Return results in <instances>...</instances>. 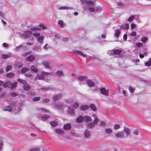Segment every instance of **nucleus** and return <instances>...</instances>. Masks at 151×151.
<instances>
[{"instance_id":"nucleus-20","label":"nucleus","mask_w":151,"mask_h":151,"mask_svg":"<svg viewBox=\"0 0 151 151\" xmlns=\"http://www.w3.org/2000/svg\"><path fill=\"white\" fill-rule=\"evenodd\" d=\"M17 84V83L16 82H14L13 83H11V85L10 86L9 88L11 89H12L15 88Z\"/></svg>"},{"instance_id":"nucleus-38","label":"nucleus","mask_w":151,"mask_h":151,"mask_svg":"<svg viewBox=\"0 0 151 151\" xmlns=\"http://www.w3.org/2000/svg\"><path fill=\"white\" fill-rule=\"evenodd\" d=\"M64 100L66 103L69 104L72 103L73 102V99H65Z\"/></svg>"},{"instance_id":"nucleus-7","label":"nucleus","mask_w":151,"mask_h":151,"mask_svg":"<svg viewBox=\"0 0 151 151\" xmlns=\"http://www.w3.org/2000/svg\"><path fill=\"white\" fill-rule=\"evenodd\" d=\"M63 94L61 93L56 94L53 97V99L54 101H56L60 99L63 96Z\"/></svg>"},{"instance_id":"nucleus-26","label":"nucleus","mask_w":151,"mask_h":151,"mask_svg":"<svg viewBox=\"0 0 151 151\" xmlns=\"http://www.w3.org/2000/svg\"><path fill=\"white\" fill-rule=\"evenodd\" d=\"M120 33V30L119 29H117L116 30L115 33L114 34V36L116 38L119 37V35Z\"/></svg>"},{"instance_id":"nucleus-24","label":"nucleus","mask_w":151,"mask_h":151,"mask_svg":"<svg viewBox=\"0 0 151 151\" xmlns=\"http://www.w3.org/2000/svg\"><path fill=\"white\" fill-rule=\"evenodd\" d=\"M120 27L122 29H127L129 28V25L128 24L126 23L124 24L121 25Z\"/></svg>"},{"instance_id":"nucleus-1","label":"nucleus","mask_w":151,"mask_h":151,"mask_svg":"<svg viewBox=\"0 0 151 151\" xmlns=\"http://www.w3.org/2000/svg\"><path fill=\"white\" fill-rule=\"evenodd\" d=\"M81 2L83 3H86L87 5L83 8L84 11H88L91 12L95 13L99 12L101 10V8L99 7H94V2L93 1L87 0H80Z\"/></svg>"},{"instance_id":"nucleus-61","label":"nucleus","mask_w":151,"mask_h":151,"mask_svg":"<svg viewBox=\"0 0 151 151\" xmlns=\"http://www.w3.org/2000/svg\"><path fill=\"white\" fill-rule=\"evenodd\" d=\"M33 49L34 50L38 51L40 50V47H39L36 46L34 47Z\"/></svg>"},{"instance_id":"nucleus-37","label":"nucleus","mask_w":151,"mask_h":151,"mask_svg":"<svg viewBox=\"0 0 151 151\" xmlns=\"http://www.w3.org/2000/svg\"><path fill=\"white\" fill-rule=\"evenodd\" d=\"M134 19L137 21V22L138 23H139L141 22L140 19L138 15H135V17H134Z\"/></svg>"},{"instance_id":"nucleus-59","label":"nucleus","mask_w":151,"mask_h":151,"mask_svg":"<svg viewBox=\"0 0 151 151\" xmlns=\"http://www.w3.org/2000/svg\"><path fill=\"white\" fill-rule=\"evenodd\" d=\"M45 78V77H44L43 75H40L38 77V79L39 80H44Z\"/></svg>"},{"instance_id":"nucleus-63","label":"nucleus","mask_w":151,"mask_h":151,"mask_svg":"<svg viewBox=\"0 0 151 151\" xmlns=\"http://www.w3.org/2000/svg\"><path fill=\"white\" fill-rule=\"evenodd\" d=\"M69 39L68 38L64 37L62 39V40L64 42H66L68 41Z\"/></svg>"},{"instance_id":"nucleus-43","label":"nucleus","mask_w":151,"mask_h":151,"mask_svg":"<svg viewBox=\"0 0 151 151\" xmlns=\"http://www.w3.org/2000/svg\"><path fill=\"white\" fill-rule=\"evenodd\" d=\"M58 23L60 25L61 27H63L64 24L63 23L62 20H59L58 22Z\"/></svg>"},{"instance_id":"nucleus-52","label":"nucleus","mask_w":151,"mask_h":151,"mask_svg":"<svg viewBox=\"0 0 151 151\" xmlns=\"http://www.w3.org/2000/svg\"><path fill=\"white\" fill-rule=\"evenodd\" d=\"M30 151H40V149L38 148H35L31 149Z\"/></svg>"},{"instance_id":"nucleus-39","label":"nucleus","mask_w":151,"mask_h":151,"mask_svg":"<svg viewBox=\"0 0 151 151\" xmlns=\"http://www.w3.org/2000/svg\"><path fill=\"white\" fill-rule=\"evenodd\" d=\"M145 65L148 66L151 65V58H150L148 61L145 63Z\"/></svg>"},{"instance_id":"nucleus-23","label":"nucleus","mask_w":151,"mask_h":151,"mask_svg":"<svg viewBox=\"0 0 151 151\" xmlns=\"http://www.w3.org/2000/svg\"><path fill=\"white\" fill-rule=\"evenodd\" d=\"M105 133L108 134H111L112 132V130L110 128H106L105 129Z\"/></svg>"},{"instance_id":"nucleus-11","label":"nucleus","mask_w":151,"mask_h":151,"mask_svg":"<svg viewBox=\"0 0 151 151\" xmlns=\"http://www.w3.org/2000/svg\"><path fill=\"white\" fill-rule=\"evenodd\" d=\"M115 136L117 138H123L124 137V135L122 132H118L115 134Z\"/></svg>"},{"instance_id":"nucleus-14","label":"nucleus","mask_w":151,"mask_h":151,"mask_svg":"<svg viewBox=\"0 0 151 151\" xmlns=\"http://www.w3.org/2000/svg\"><path fill=\"white\" fill-rule=\"evenodd\" d=\"M91 136V132L88 130H86L84 134V136L85 138H89Z\"/></svg>"},{"instance_id":"nucleus-64","label":"nucleus","mask_w":151,"mask_h":151,"mask_svg":"<svg viewBox=\"0 0 151 151\" xmlns=\"http://www.w3.org/2000/svg\"><path fill=\"white\" fill-rule=\"evenodd\" d=\"M49 47L48 44H46L43 47V48L45 50H47Z\"/></svg>"},{"instance_id":"nucleus-9","label":"nucleus","mask_w":151,"mask_h":151,"mask_svg":"<svg viewBox=\"0 0 151 151\" xmlns=\"http://www.w3.org/2000/svg\"><path fill=\"white\" fill-rule=\"evenodd\" d=\"M50 115L47 114L42 115L40 116L41 119L43 121L46 120L47 119L50 118Z\"/></svg>"},{"instance_id":"nucleus-45","label":"nucleus","mask_w":151,"mask_h":151,"mask_svg":"<svg viewBox=\"0 0 151 151\" xmlns=\"http://www.w3.org/2000/svg\"><path fill=\"white\" fill-rule=\"evenodd\" d=\"M90 106L92 110L94 111H96V108L94 104H91Z\"/></svg>"},{"instance_id":"nucleus-31","label":"nucleus","mask_w":151,"mask_h":151,"mask_svg":"<svg viewBox=\"0 0 151 151\" xmlns=\"http://www.w3.org/2000/svg\"><path fill=\"white\" fill-rule=\"evenodd\" d=\"M30 69L32 71L34 72H38V69L34 65L31 66Z\"/></svg>"},{"instance_id":"nucleus-30","label":"nucleus","mask_w":151,"mask_h":151,"mask_svg":"<svg viewBox=\"0 0 151 151\" xmlns=\"http://www.w3.org/2000/svg\"><path fill=\"white\" fill-rule=\"evenodd\" d=\"M41 89L45 91H47L50 90H53L54 89L51 87H42Z\"/></svg>"},{"instance_id":"nucleus-16","label":"nucleus","mask_w":151,"mask_h":151,"mask_svg":"<svg viewBox=\"0 0 151 151\" xmlns=\"http://www.w3.org/2000/svg\"><path fill=\"white\" fill-rule=\"evenodd\" d=\"M11 85V82L9 81H7L5 83H3L2 86L4 88H9Z\"/></svg>"},{"instance_id":"nucleus-29","label":"nucleus","mask_w":151,"mask_h":151,"mask_svg":"<svg viewBox=\"0 0 151 151\" xmlns=\"http://www.w3.org/2000/svg\"><path fill=\"white\" fill-rule=\"evenodd\" d=\"M71 9L72 8L71 7L66 6H63L59 7V9L60 10H68Z\"/></svg>"},{"instance_id":"nucleus-28","label":"nucleus","mask_w":151,"mask_h":151,"mask_svg":"<svg viewBox=\"0 0 151 151\" xmlns=\"http://www.w3.org/2000/svg\"><path fill=\"white\" fill-rule=\"evenodd\" d=\"M68 113L70 115H73L74 114V111L73 109L68 108Z\"/></svg>"},{"instance_id":"nucleus-57","label":"nucleus","mask_w":151,"mask_h":151,"mask_svg":"<svg viewBox=\"0 0 151 151\" xmlns=\"http://www.w3.org/2000/svg\"><path fill=\"white\" fill-rule=\"evenodd\" d=\"M138 134V131L137 130H135L133 132V134L134 135H137Z\"/></svg>"},{"instance_id":"nucleus-53","label":"nucleus","mask_w":151,"mask_h":151,"mask_svg":"<svg viewBox=\"0 0 151 151\" xmlns=\"http://www.w3.org/2000/svg\"><path fill=\"white\" fill-rule=\"evenodd\" d=\"M93 117L94 118V120L93 121H96V123H97L99 121V119H97V116L95 114H93Z\"/></svg>"},{"instance_id":"nucleus-19","label":"nucleus","mask_w":151,"mask_h":151,"mask_svg":"<svg viewBox=\"0 0 151 151\" xmlns=\"http://www.w3.org/2000/svg\"><path fill=\"white\" fill-rule=\"evenodd\" d=\"M71 127V126L70 123L67 124L64 126V129L65 130L70 129Z\"/></svg>"},{"instance_id":"nucleus-21","label":"nucleus","mask_w":151,"mask_h":151,"mask_svg":"<svg viewBox=\"0 0 151 151\" xmlns=\"http://www.w3.org/2000/svg\"><path fill=\"white\" fill-rule=\"evenodd\" d=\"M12 105H9L6 107V109H3V110L4 111H11L12 110V109L11 107Z\"/></svg>"},{"instance_id":"nucleus-32","label":"nucleus","mask_w":151,"mask_h":151,"mask_svg":"<svg viewBox=\"0 0 151 151\" xmlns=\"http://www.w3.org/2000/svg\"><path fill=\"white\" fill-rule=\"evenodd\" d=\"M56 132L58 134L61 135L63 133V131L62 130L59 129H57L55 130Z\"/></svg>"},{"instance_id":"nucleus-54","label":"nucleus","mask_w":151,"mask_h":151,"mask_svg":"<svg viewBox=\"0 0 151 151\" xmlns=\"http://www.w3.org/2000/svg\"><path fill=\"white\" fill-rule=\"evenodd\" d=\"M3 144V142L2 139H0V151H1L2 149V145Z\"/></svg>"},{"instance_id":"nucleus-49","label":"nucleus","mask_w":151,"mask_h":151,"mask_svg":"<svg viewBox=\"0 0 151 151\" xmlns=\"http://www.w3.org/2000/svg\"><path fill=\"white\" fill-rule=\"evenodd\" d=\"M39 26L40 27V29H46V27L45 26L42 24H39Z\"/></svg>"},{"instance_id":"nucleus-12","label":"nucleus","mask_w":151,"mask_h":151,"mask_svg":"<svg viewBox=\"0 0 151 151\" xmlns=\"http://www.w3.org/2000/svg\"><path fill=\"white\" fill-rule=\"evenodd\" d=\"M42 65L46 68H51V67L49 63L47 61H43L42 62Z\"/></svg>"},{"instance_id":"nucleus-55","label":"nucleus","mask_w":151,"mask_h":151,"mask_svg":"<svg viewBox=\"0 0 151 151\" xmlns=\"http://www.w3.org/2000/svg\"><path fill=\"white\" fill-rule=\"evenodd\" d=\"M147 40V37H144L141 40V41L143 43H145Z\"/></svg>"},{"instance_id":"nucleus-4","label":"nucleus","mask_w":151,"mask_h":151,"mask_svg":"<svg viewBox=\"0 0 151 151\" xmlns=\"http://www.w3.org/2000/svg\"><path fill=\"white\" fill-rule=\"evenodd\" d=\"M31 32L30 31H25L21 35L20 37L22 38L26 39L28 38L31 35Z\"/></svg>"},{"instance_id":"nucleus-36","label":"nucleus","mask_w":151,"mask_h":151,"mask_svg":"<svg viewBox=\"0 0 151 151\" xmlns=\"http://www.w3.org/2000/svg\"><path fill=\"white\" fill-rule=\"evenodd\" d=\"M79 106V103L78 102H76L74 103L73 105V107L74 109L78 108Z\"/></svg>"},{"instance_id":"nucleus-35","label":"nucleus","mask_w":151,"mask_h":151,"mask_svg":"<svg viewBox=\"0 0 151 151\" xmlns=\"http://www.w3.org/2000/svg\"><path fill=\"white\" fill-rule=\"evenodd\" d=\"M51 125L52 127H55L58 125V123L55 121H52L50 122Z\"/></svg>"},{"instance_id":"nucleus-58","label":"nucleus","mask_w":151,"mask_h":151,"mask_svg":"<svg viewBox=\"0 0 151 151\" xmlns=\"http://www.w3.org/2000/svg\"><path fill=\"white\" fill-rule=\"evenodd\" d=\"M136 45L137 47H140L142 45V43L139 42L136 44Z\"/></svg>"},{"instance_id":"nucleus-15","label":"nucleus","mask_w":151,"mask_h":151,"mask_svg":"<svg viewBox=\"0 0 151 151\" xmlns=\"http://www.w3.org/2000/svg\"><path fill=\"white\" fill-rule=\"evenodd\" d=\"M89 106L86 105L81 106L80 107V108L81 110L83 111H85L89 109Z\"/></svg>"},{"instance_id":"nucleus-8","label":"nucleus","mask_w":151,"mask_h":151,"mask_svg":"<svg viewBox=\"0 0 151 151\" xmlns=\"http://www.w3.org/2000/svg\"><path fill=\"white\" fill-rule=\"evenodd\" d=\"M74 54H78V55L81 56L83 57H85L86 56V54H83L81 51L77 50H75L73 51Z\"/></svg>"},{"instance_id":"nucleus-33","label":"nucleus","mask_w":151,"mask_h":151,"mask_svg":"<svg viewBox=\"0 0 151 151\" xmlns=\"http://www.w3.org/2000/svg\"><path fill=\"white\" fill-rule=\"evenodd\" d=\"M17 81L18 82L23 84L25 85L27 83V82L25 80H22L20 78L18 79Z\"/></svg>"},{"instance_id":"nucleus-10","label":"nucleus","mask_w":151,"mask_h":151,"mask_svg":"<svg viewBox=\"0 0 151 151\" xmlns=\"http://www.w3.org/2000/svg\"><path fill=\"white\" fill-rule=\"evenodd\" d=\"M97 123L96 121H93L92 122L88 123L87 125V127L88 128H91Z\"/></svg>"},{"instance_id":"nucleus-40","label":"nucleus","mask_w":151,"mask_h":151,"mask_svg":"<svg viewBox=\"0 0 151 151\" xmlns=\"http://www.w3.org/2000/svg\"><path fill=\"white\" fill-rule=\"evenodd\" d=\"M29 70V69L26 67H23L22 70L21 72L23 73H25L26 72L28 71Z\"/></svg>"},{"instance_id":"nucleus-3","label":"nucleus","mask_w":151,"mask_h":151,"mask_svg":"<svg viewBox=\"0 0 151 151\" xmlns=\"http://www.w3.org/2000/svg\"><path fill=\"white\" fill-rule=\"evenodd\" d=\"M53 107L55 109L58 110H61L63 109L65 106L63 104H55L53 105Z\"/></svg>"},{"instance_id":"nucleus-51","label":"nucleus","mask_w":151,"mask_h":151,"mask_svg":"<svg viewBox=\"0 0 151 151\" xmlns=\"http://www.w3.org/2000/svg\"><path fill=\"white\" fill-rule=\"evenodd\" d=\"M42 74L45 76L48 75L49 76H50L52 75V73H49L44 72H42Z\"/></svg>"},{"instance_id":"nucleus-48","label":"nucleus","mask_w":151,"mask_h":151,"mask_svg":"<svg viewBox=\"0 0 151 151\" xmlns=\"http://www.w3.org/2000/svg\"><path fill=\"white\" fill-rule=\"evenodd\" d=\"M24 90H26L27 91H28L30 89V87L29 86L26 85L24 86Z\"/></svg>"},{"instance_id":"nucleus-2","label":"nucleus","mask_w":151,"mask_h":151,"mask_svg":"<svg viewBox=\"0 0 151 151\" xmlns=\"http://www.w3.org/2000/svg\"><path fill=\"white\" fill-rule=\"evenodd\" d=\"M33 35L37 38V40L38 42L40 44L43 43V40L44 39V37L42 36H40V34L39 33H35L33 34Z\"/></svg>"},{"instance_id":"nucleus-6","label":"nucleus","mask_w":151,"mask_h":151,"mask_svg":"<svg viewBox=\"0 0 151 151\" xmlns=\"http://www.w3.org/2000/svg\"><path fill=\"white\" fill-rule=\"evenodd\" d=\"M86 83L88 86L90 87H92L95 86V83H94L90 79H87L86 80Z\"/></svg>"},{"instance_id":"nucleus-13","label":"nucleus","mask_w":151,"mask_h":151,"mask_svg":"<svg viewBox=\"0 0 151 151\" xmlns=\"http://www.w3.org/2000/svg\"><path fill=\"white\" fill-rule=\"evenodd\" d=\"M123 133H124L127 136L130 132V130L128 128H125L122 131Z\"/></svg>"},{"instance_id":"nucleus-18","label":"nucleus","mask_w":151,"mask_h":151,"mask_svg":"<svg viewBox=\"0 0 151 151\" xmlns=\"http://www.w3.org/2000/svg\"><path fill=\"white\" fill-rule=\"evenodd\" d=\"M83 119L86 122H90L91 121V119L90 116L87 115H86L84 116Z\"/></svg>"},{"instance_id":"nucleus-46","label":"nucleus","mask_w":151,"mask_h":151,"mask_svg":"<svg viewBox=\"0 0 151 151\" xmlns=\"http://www.w3.org/2000/svg\"><path fill=\"white\" fill-rule=\"evenodd\" d=\"M12 68V67L11 65H8L7 66L6 68V71L8 72L11 70Z\"/></svg>"},{"instance_id":"nucleus-27","label":"nucleus","mask_w":151,"mask_h":151,"mask_svg":"<svg viewBox=\"0 0 151 151\" xmlns=\"http://www.w3.org/2000/svg\"><path fill=\"white\" fill-rule=\"evenodd\" d=\"M83 118L81 116H79L76 119V121L77 122H81L83 120Z\"/></svg>"},{"instance_id":"nucleus-62","label":"nucleus","mask_w":151,"mask_h":151,"mask_svg":"<svg viewBox=\"0 0 151 151\" xmlns=\"http://www.w3.org/2000/svg\"><path fill=\"white\" fill-rule=\"evenodd\" d=\"M10 94L12 96H16L17 95V94L15 92H12L10 93Z\"/></svg>"},{"instance_id":"nucleus-34","label":"nucleus","mask_w":151,"mask_h":151,"mask_svg":"<svg viewBox=\"0 0 151 151\" xmlns=\"http://www.w3.org/2000/svg\"><path fill=\"white\" fill-rule=\"evenodd\" d=\"M10 57V54H3L2 55V58L3 59H6Z\"/></svg>"},{"instance_id":"nucleus-60","label":"nucleus","mask_w":151,"mask_h":151,"mask_svg":"<svg viewBox=\"0 0 151 151\" xmlns=\"http://www.w3.org/2000/svg\"><path fill=\"white\" fill-rule=\"evenodd\" d=\"M106 125V123L104 122H100V125L101 127H104Z\"/></svg>"},{"instance_id":"nucleus-50","label":"nucleus","mask_w":151,"mask_h":151,"mask_svg":"<svg viewBox=\"0 0 151 151\" xmlns=\"http://www.w3.org/2000/svg\"><path fill=\"white\" fill-rule=\"evenodd\" d=\"M14 75V73H8L6 75V76L8 77L12 78L13 76Z\"/></svg>"},{"instance_id":"nucleus-22","label":"nucleus","mask_w":151,"mask_h":151,"mask_svg":"<svg viewBox=\"0 0 151 151\" xmlns=\"http://www.w3.org/2000/svg\"><path fill=\"white\" fill-rule=\"evenodd\" d=\"M113 53L115 55H119L121 54L122 51L121 50L118 49L114 50L113 51H112Z\"/></svg>"},{"instance_id":"nucleus-44","label":"nucleus","mask_w":151,"mask_h":151,"mask_svg":"<svg viewBox=\"0 0 151 151\" xmlns=\"http://www.w3.org/2000/svg\"><path fill=\"white\" fill-rule=\"evenodd\" d=\"M56 74L59 76H62L63 74V72L61 70H58L56 72Z\"/></svg>"},{"instance_id":"nucleus-47","label":"nucleus","mask_w":151,"mask_h":151,"mask_svg":"<svg viewBox=\"0 0 151 151\" xmlns=\"http://www.w3.org/2000/svg\"><path fill=\"white\" fill-rule=\"evenodd\" d=\"M40 99V98L39 97H35L32 99V100L34 101H39Z\"/></svg>"},{"instance_id":"nucleus-25","label":"nucleus","mask_w":151,"mask_h":151,"mask_svg":"<svg viewBox=\"0 0 151 151\" xmlns=\"http://www.w3.org/2000/svg\"><path fill=\"white\" fill-rule=\"evenodd\" d=\"M87 78V77L83 76H79L78 77V79L81 81H84L86 80Z\"/></svg>"},{"instance_id":"nucleus-42","label":"nucleus","mask_w":151,"mask_h":151,"mask_svg":"<svg viewBox=\"0 0 151 151\" xmlns=\"http://www.w3.org/2000/svg\"><path fill=\"white\" fill-rule=\"evenodd\" d=\"M135 17V15H131L128 19V21L130 22H132L134 19V17Z\"/></svg>"},{"instance_id":"nucleus-17","label":"nucleus","mask_w":151,"mask_h":151,"mask_svg":"<svg viewBox=\"0 0 151 151\" xmlns=\"http://www.w3.org/2000/svg\"><path fill=\"white\" fill-rule=\"evenodd\" d=\"M35 58V57L33 55H30L28 56L26 60L29 61H33Z\"/></svg>"},{"instance_id":"nucleus-56","label":"nucleus","mask_w":151,"mask_h":151,"mask_svg":"<svg viewBox=\"0 0 151 151\" xmlns=\"http://www.w3.org/2000/svg\"><path fill=\"white\" fill-rule=\"evenodd\" d=\"M136 35V32L135 31L132 32L131 33L130 35L131 36L134 37Z\"/></svg>"},{"instance_id":"nucleus-41","label":"nucleus","mask_w":151,"mask_h":151,"mask_svg":"<svg viewBox=\"0 0 151 151\" xmlns=\"http://www.w3.org/2000/svg\"><path fill=\"white\" fill-rule=\"evenodd\" d=\"M114 129L115 130H117L120 128V125L118 124H116L114 125Z\"/></svg>"},{"instance_id":"nucleus-5","label":"nucleus","mask_w":151,"mask_h":151,"mask_svg":"<svg viewBox=\"0 0 151 151\" xmlns=\"http://www.w3.org/2000/svg\"><path fill=\"white\" fill-rule=\"evenodd\" d=\"M100 91L101 93L102 94L107 96L108 94V91L106 90V88H102L100 89Z\"/></svg>"}]
</instances>
